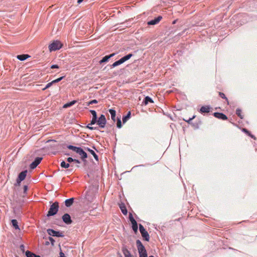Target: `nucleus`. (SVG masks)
Masks as SVG:
<instances>
[{"label":"nucleus","mask_w":257,"mask_h":257,"mask_svg":"<svg viewBox=\"0 0 257 257\" xmlns=\"http://www.w3.org/2000/svg\"><path fill=\"white\" fill-rule=\"evenodd\" d=\"M59 209V203L57 201L53 203L50 207L48 213L47 217L54 216L57 214Z\"/></svg>","instance_id":"nucleus-1"},{"label":"nucleus","mask_w":257,"mask_h":257,"mask_svg":"<svg viewBox=\"0 0 257 257\" xmlns=\"http://www.w3.org/2000/svg\"><path fill=\"white\" fill-rule=\"evenodd\" d=\"M62 44L58 40L54 41L49 46V49L50 52L55 51L59 50L62 47Z\"/></svg>","instance_id":"nucleus-2"},{"label":"nucleus","mask_w":257,"mask_h":257,"mask_svg":"<svg viewBox=\"0 0 257 257\" xmlns=\"http://www.w3.org/2000/svg\"><path fill=\"white\" fill-rule=\"evenodd\" d=\"M139 230L141 233L142 237L146 241H149L150 239V236L148 232L146 230L144 227L141 224H139Z\"/></svg>","instance_id":"nucleus-3"},{"label":"nucleus","mask_w":257,"mask_h":257,"mask_svg":"<svg viewBox=\"0 0 257 257\" xmlns=\"http://www.w3.org/2000/svg\"><path fill=\"white\" fill-rule=\"evenodd\" d=\"M47 231V233H48V234L51 236H56V237H63L64 236V234H63V232L55 231L52 229H48Z\"/></svg>","instance_id":"nucleus-4"},{"label":"nucleus","mask_w":257,"mask_h":257,"mask_svg":"<svg viewBox=\"0 0 257 257\" xmlns=\"http://www.w3.org/2000/svg\"><path fill=\"white\" fill-rule=\"evenodd\" d=\"M96 122L97 123V124L99 125L100 127L104 128L106 123V120L105 115L101 114L97 119Z\"/></svg>","instance_id":"nucleus-5"},{"label":"nucleus","mask_w":257,"mask_h":257,"mask_svg":"<svg viewBox=\"0 0 257 257\" xmlns=\"http://www.w3.org/2000/svg\"><path fill=\"white\" fill-rule=\"evenodd\" d=\"M136 244L139 254L142 253H145V252L147 251L145 246L143 245L142 242L140 240H137Z\"/></svg>","instance_id":"nucleus-6"},{"label":"nucleus","mask_w":257,"mask_h":257,"mask_svg":"<svg viewBox=\"0 0 257 257\" xmlns=\"http://www.w3.org/2000/svg\"><path fill=\"white\" fill-rule=\"evenodd\" d=\"M76 153L80 156L83 161H85V159L87 158V154L81 148L79 147Z\"/></svg>","instance_id":"nucleus-7"},{"label":"nucleus","mask_w":257,"mask_h":257,"mask_svg":"<svg viewBox=\"0 0 257 257\" xmlns=\"http://www.w3.org/2000/svg\"><path fill=\"white\" fill-rule=\"evenodd\" d=\"M27 170H25L21 172L18 175V177L17 179V182L18 183H20L21 181L24 180L27 176Z\"/></svg>","instance_id":"nucleus-8"},{"label":"nucleus","mask_w":257,"mask_h":257,"mask_svg":"<svg viewBox=\"0 0 257 257\" xmlns=\"http://www.w3.org/2000/svg\"><path fill=\"white\" fill-rule=\"evenodd\" d=\"M42 160L41 157H37L35 160L31 164L30 168L32 169H34L37 167V166L41 163Z\"/></svg>","instance_id":"nucleus-9"},{"label":"nucleus","mask_w":257,"mask_h":257,"mask_svg":"<svg viewBox=\"0 0 257 257\" xmlns=\"http://www.w3.org/2000/svg\"><path fill=\"white\" fill-rule=\"evenodd\" d=\"M62 220L66 224H70L72 222L71 217L68 213H65L63 215Z\"/></svg>","instance_id":"nucleus-10"},{"label":"nucleus","mask_w":257,"mask_h":257,"mask_svg":"<svg viewBox=\"0 0 257 257\" xmlns=\"http://www.w3.org/2000/svg\"><path fill=\"white\" fill-rule=\"evenodd\" d=\"M213 115L219 119L222 120H226L227 119V117L226 115L221 112H214Z\"/></svg>","instance_id":"nucleus-11"},{"label":"nucleus","mask_w":257,"mask_h":257,"mask_svg":"<svg viewBox=\"0 0 257 257\" xmlns=\"http://www.w3.org/2000/svg\"><path fill=\"white\" fill-rule=\"evenodd\" d=\"M90 112L92 115V118L91 120V124H94L96 123L97 121V113L94 110H90Z\"/></svg>","instance_id":"nucleus-12"},{"label":"nucleus","mask_w":257,"mask_h":257,"mask_svg":"<svg viewBox=\"0 0 257 257\" xmlns=\"http://www.w3.org/2000/svg\"><path fill=\"white\" fill-rule=\"evenodd\" d=\"M162 19L161 16H158L157 18H155L154 20L150 21L148 22V25H154L158 24Z\"/></svg>","instance_id":"nucleus-13"},{"label":"nucleus","mask_w":257,"mask_h":257,"mask_svg":"<svg viewBox=\"0 0 257 257\" xmlns=\"http://www.w3.org/2000/svg\"><path fill=\"white\" fill-rule=\"evenodd\" d=\"M115 55V53L111 54L109 55H106L102 58V59L99 61L100 64H102L104 62H107L110 58Z\"/></svg>","instance_id":"nucleus-14"},{"label":"nucleus","mask_w":257,"mask_h":257,"mask_svg":"<svg viewBox=\"0 0 257 257\" xmlns=\"http://www.w3.org/2000/svg\"><path fill=\"white\" fill-rule=\"evenodd\" d=\"M122 251L125 257H133L126 246L122 247Z\"/></svg>","instance_id":"nucleus-15"},{"label":"nucleus","mask_w":257,"mask_h":257,"mask_svg":"<svg viewBox=\"0 0 257 257\" xmlns=\"http://www.w3.org/2000/svg\"><path fill=\"white\" fill-rule=\"evenodd\" d=\"M84 149L86 151H88L94 157V158L96 161H98V157L93 150L90 149V148H89L88 147L84 148Z\"/></svg>","instance_id":"nucleus-16"},{"label":"nucleus","mask_w":257,"mask_h":257,"mask_svg":"<svg viewBox=\"0 0 257 257\" xmlns=\"http://www.w3.org/2000/svg\"><path fill=\"white\" fill-rule=\"evenodd\" d=\"M210 107L209 106H203L200 109V112L201 113H208L210 111Z\"/></svg>","instance_id":"nucleus-17"},{"label":"nucleus","mask_w":257,"mask_h":257,"mask_svg":"<svg viewBox=\"0 0 257 257\" xmlns=\"http://www.w3.org/2000/svg\"><path fill=\"white\" fill-rule=\"evenodd\" d=\"M149 103H154V101L150 97L147 96L145 97L144 99L143 100V103L146 105Z\"/></svg>","instance_id":"nucleus-18"},{"label":"nucleus","mask_w":257,"mask_h":257,"mask_svg":"<svg viewBox=\"0 0 257 257\" xmlns=\"http://www.w3.org/2000/svg\"><path fill=\"white\" fill-rule=\"evenodd\" d=\"M74 202V198H71L67 199L65 201V205L66 207H69L71 206Z\"/></svg>","instance_id":"nucleus-19"},{"label":"nucleus","mask_w":257,"mask_h":257,"mask_svg":"<svg viewBox=\"0 0 257 257\" xmlns=\"http://www.w3.org/2000/svg\"><path fill=\"white\" fill-rule=\"evenodd\" d=\"M30 57L28 54H22L17 55V58L20 61H24Z\"/></svg>","instance_id":"nucleus-20"},{"label":"nucleus","mask_w":257,"mask_h":257,"mask_svg":"<svg viewBox=\"0 0 257 257\" xmlns=\"http://www.w3.org/2000/svg\"><path fill=\"white\" fill-rule=\"evenodd\" d=\"M119 208H120L122 213L124 215H126L127 213V210L126 208L125 204L124 203H121L120 204H119Z\"/></svg>","instance_id":"nucleus-21"},{"label":"nucleus","mask_w":257,"mask_h":257,"mask_svg":"<svg viewBox=\"0 0 257 257\" xmlns=\"http://www.w3.org/2000/svg\"><path fill=\"white\" fill-rule=\"evenodd\" d=\"M109 112L111 115V118L113 120V121H115V116H116V111L113 109H109Z\"/></svg>","instance_id":"nucleus-22"},{"label":"nucleus","mask_w":257,"mask_h":257,"mask_svg":"<svg viewBox=\"0 0 257 257\" xmlns=\"http://www.w3.org/2000/svg\"><path fill=\"white\" fill-rule=\"evenodd\" d=\"M132 225V229L135 233L138 232V226L136 221L131 222Z\"/></svg>","instance_id":"nucleus-23"},{"label":"nucleus","mask_w":257,"mask_h":257,"mask_svg":"<svg viewBox=\"0 0 257 257\" xmlns=\"http://www.w3.org/2000/svg\"><path fill=\"white\" fill-rule=\"evenodd\" d=\"M122 63H123L122 61H121V59H120L119 60L114 62L112 65H111L110 68H113L116 67Z\"/></svg>","instance_id":"nucleus-24"},{"label":"nucleus","mask_w":257,"mask_h":257,"mask_svg":"<svg viewBox=\"0 0 257 257\" xmlns=\"http://www.w3.org/2000/svg\"><path fill=\"white\" fill-rule=\"evenodd\" d=\"M133 56L132 54H128L121 58L123 63L130 59Z\"/></svg>","instance_id":"nucleus-25"},{"label":"nucleus","mask_w":257,"mask_h":257,"mask_svg":"<svg viewBox=\"0 0 257 257\" xmlns=\"http://www.w3.org/2000/svg\"><path fill=\"white\" fill-rule=\"evenodd\" d=\"M26 255L27 256V257H40L39 255H37L36 254L29 250H27L26 252Z\"/></svg>","instance_id":"nucleus-26"},{"label":"nucleus","mask_w":257,"mask_h":257,"mask_svg":"<svg viewBox=\"0 0 257 257\" xmlns=\"http://www.w3.org/2000/svg\"><path fill=\"white\" fill-rule=\"evenodd\" d=\"M131 111H128L127 114L122 117V121L123 123H125L130 117H131Z\"/></svg>","instance_id":"nucleus-27"},{"label":"nucleus","mask_w":257,"mask_h":257,"mask_svg":"<svg viewBox=\"0 0 257 257\" xmlns=\"http://www.w3.org/2000/svg\"><path fill=\"white\" fill-rule=\"evenodd\" d=\"M12 223L14 227L16 229H19V227L18 224V221L16 219H12Z\"/></svg>","instance_id":"nucleus-28"},{"label":"nucleus","mask_w":257,"mask_h":257,"mask_svg":"<svg viewBox=\"0 0 257 257\" xmlns=\"http://www.w3.org/2000/svg\"><path fill=\"white\" fill-rule=\"evenodd\" d=\"M67 148L69 150H71L74 152H75L76 153H77V152L78 151L79 147H75V146H72V145H68L67 146Z\"/></svg>","instance_id":"nucleus-29"},{"label":"nucleus","mask_w":257,"mask_h":257,"mask_svg":"<svg viewBox=\"0 0 257 257\" xmlns=\"http://www.w3.org/2000/svg\"><path fill=\"white\" fill-rule=\"evenodd\" d=\"M60 166L63 168H68L70 167V164L67 163L65 161H63L60 164Z\"/></svg>","instance_id":"nucleus-30"},{"label":"nucleus","mask_w":257,"mask_h":257,"mask_svg":"<svg viewBox=\"0 0 257 257\" xmlns=\"http://www.w3.org/2000/svg\"><path fill=\"white\" fill-rule=\"evenodd\" d=\"M76 102V100H73V101H71L70 102H68V103L65 104L64 105V107H68L71 106L73 105H74Z\"/></svg>","instance_id":"nucleus-31"},{"label":"nucleus","mask_w":257,"mask_h":257,"mask_svg":"<svg viewBox=\"0 0 257 257\" xmlns=\"http://www.w3.org/2000/svg\"><path fill=\"white\" fill-rule=\"evenodd\" d=\"M236 113L241 119L243 118V116L241 115V110L240 109L237 108L236 110Z\"/></svg>","instance_id":"nucleus-32"},{"label":"nucleus","mask_w":257,"mask_h":257,"mask_svg":"<svg viewBox=\"0 0 257 257\" xmlns=\"http://www.w3.org/2000/svg\"><path fill=\"white\" fill-rule=\"evenodd\" d=\"M219 95L222 98L225 99L226 100L227 102V104H229L228 100L227 97L225 96V94L223 93L219 92Z\"/></svg>","instance_id":"nucleus-33"},{"label":"nucleus","mask_w":257,"mask_h":257,"mask_svg":"<svg viewBox=\"0 0 257 257\" xmlns=\"http://www.w3.org/2000/svg\"><path fill=\"white\" fill-rule=\"evenodd\" d=\"M116 125L118 128H121L122 126L121 121L120 118H117Z\"/></svg>","instance_id":"nucleus-34"},{"label":"nucleus","mask_w":257,"mask_h":257,"mask_svg":"<svg viewBox=\"0 0 257 257\" xmlns=\"http://www.w3.org/2000/svg\"><path fill=\"white\" fill-rule=\"evenodd\" d=\"M97 102H98V101L97 100L93 99V100H92L89 101L88 102H87V105L89 106L91 104L97 103Z\"/></svg>","instance_id":"nucleus-35"},{"label":"nucleus","mask_w":257,"mask_h":257,"mask_svg":"<svg viewBox=\"0 0 257 257\" xmlns=\"http://www.w3.org/2000/svg\"><path fill=\"white\" fill-rule=\"evenodd\" d=\"M64 77V76H62L61 77H59V78L52 81V82L53 84L58 83V82H60L61 80H62Z\"/></svg>","instance_id":"nucleus-36"},{"label":"nucleus","mask_w":257,"mask_h":257,"mask_svg":"<svg viewBox=\"0 0 257 257\" xmlns=\"http://www.w3.org/2000/svg\"><path fill=\"white\" fill-rule=\"evenodd\" d=\"M53 84V83H52V82L51 81V82L50 83H48L46 85V86L42 89L43 90H45L46 89L49 88L50 87H51L52 85Z\"/></svg>","instance_id":"nucleus-37"},{"label":"nucleus","mask_w":257,"mask_h":257,"mask_svg":"<svg viewBox=\"0 0 257 257\" xmlns=\"http://www.w3.org/2000/svg\"><path fill=\"white\" fill-rule=\"evenodd\" d=\"M129 219L131 222L135 221L136 220L134 219L133 214L131 213H129Z\"/></svg>","instance_id":"nucleus-38"},{"label":"nucleus","mask_w":257,"mask_h":257,"mask_svg":"<svg viewBox=\"0 0 257 257\" xmlns=\"http://www.w3.org/2000/svg\"><path fill=\"white\" fill-rule=\"evenodd\" d=\"M91 124V123L88 124L87 126H86V127L90 130H96V127H93V126H90Z\"/></svg>","instance_id":"nucleus-39"},{"label":"nucleus","mask_w":257,"mask_h":257,"mask_svg":"<svg viewBox=\"0 0 257 257\" xmlns=\"http://www.w3.org/2000/svg\"><path fill=\"white\" fill-rule=\"evenodd\" d=\"M67 161L68 162V163H70L71 162H74V161H75V159H73L71 157H69L67 159Z\"/></svg>","instance_id":"nucleus-40"},{"label":"nucleus","mask_w":257,"mask_h":257,"mask_svg":"<svg viewBox=\"0 0 257 257\" xmlns=\"http://www.w3.org/2000/svg\"><path fill=\"white\" fill-rule=\"evenodd\" d=\"M49 240L51 241V244L53 245L55 241V240L52 237H49Z\"/></svg>","instance_id":"nucleus-41"},{"label":"nucleus","mask_w":257,"mask_h":257,"mask_svg":"<svg viewBox=\"0 0 257 257\" xmlns=\"http://www.w3.org/2000/svg\"><path fill=\"white\" fill-rule=\"evenodd\" d=\"M139 255H140V257H147L148 256L147 251L145 252V253H142L139 254Z\"/></svg>","instance_id":"nucleus-42"},{"label":"nucleus","mask_w":257,"mask_h":257,"mask_svg":"<svg viewBox=\"0 0 257 257\" xmlns=\"http://www.w3.org/2000/svg\"><path fill=\"white\" fill-rule=\"evenodd\" d=\"M59 68V66L58 65H56V64L52 65L51 66V68H52V69Z\"/></svg>","instance_id":"nucleus-43"},{"label":"nucleus","mask_w":257,"mask_h":257,"mask_svg":"<svg viewBox=\"0 0 257 257\" xmlns=\"http://www.w3.org/2000/svg\"><path fill=\"white\" fill-rule=\"evenodd\" d=\"M28 186L27 185H25L24 186V193H26V192H27V191L28 190Z\"/></svg>","instance_id":"nucleus-44"},{"label":"nucleus","mask_w":257,"mask_h":257,"mask_svg":"<svg viewBox=\"0 0 257 257\" xmlns=\"http://www.w3.org/2000/svg\"><path fill=\"white\" fill-rule=\"evenodd\" d=\"M195 116H193L191 118H190L188 120H185L186 121H187L188 123H190V122L195 118Z\"/></svg>","instance_id":"nucleus-45"},{"label":"nucleus","mask_w":257,"mask_h":257,"mask_svg":"<svg viewBox=\"0 0 257 257\" xmlns=\"http://www.w3.org/2000/svg\"><path fill=\"white\" fill-rule=\"evenodd\" d=\"M59 257H66V256H65L64 253L63 252H62V251H61L60 252Z\"/></svg>","instance_id":"nucleus-46"},{"label":"nucleus","mask_w":257,"mask_h":257,"mask_svg":"<svg viewBox=\"0 0 257 257\" xmlns=\"http://www.w3.org/2000/svg\"><path fill=\"white\" fill-rule=\"evenodd\" d=\"M243 131H244V132H245V133H246V134H249V132L248 131H247V130L246 129H245V128H244V129H243Z\"/></svg>","instance_id":"nucleus-47"},{"label":"nucleus","mask_w":257,"mask_h":257,"mask_svg":"<svg viewBox=\"0 0 257 257\" xmlns=\"http://www.w3.org/2000/svg\"><path fill=\"white\" fill-rule=\"evenodd\" d=\"M74 162H76V163H77L78 164H80V161L78 160H77V159H75V161H74Z\"/></svg>","instance_id":"nucleus-48"},{"label":"nucleus","mask_w":257,"mask_h":257,"mask_svg":"<svg viewBox=\"0 0 257 257\" xmlns=\"http://www.w3.org/2000/svg\"><path fill=\"white\" fill-rule=\"evenodd\" d=\"M24 247H25V246H24V245H23V244L21 245L20 248H21V249H23L24 248Z\"/></svg>","instance_id":"nucleus-49"},{"label":"nucleus","mask_w":257,"mask_h":257,"mask_svg":"<svg viewBox=\"0 0 257 257\" xmlns=\"http://www.w3.org/2000/svg\"><path fill=\"white\" fill-rule=\"evenodd\" d=\"M83 0H77V3L78 4H80L81 3H82L83 2Z\"/></svg>","instance_id":"nucleus-50"},{"label":"nucleus","mask_w":257,"mask_h":257,"mask_svg":"<svg viewBox=\"0 0 257 257\" xmlns=\"http://www.w3.org/2000/svg\"><path fill=\"white\" fill-rule=\"evenodd\" d=\"M248 135L249 136H250L252 138H254V136H253V135H251L250 133H249V134H248Z\"/></svg>","instance_id":"nucleus-51"},{"label":"nucleus","mask_w":257,"mask_h":257,"mask_svg":"<svg viewBox=\"0 0 257 257\" xmlns=\"http://www.w3.org/2000/svg\"><path fill=\"white\" fill-rule=\"evenodd\" d=\"M176 20H174L173 22V24H174L176 23Z\"/></svg>","instance_id":"nucleus-52"},{"label":"nucleus","mask_w":257,"mask_h":257,"mask_svg":"<svg viewBox=\"0 0 257 257\" xmlns=\"http://www.w3.org/2000/svg\"><path fill=\"white\" fill-rule=\"evenodd\" d=\"M149 257H154L153 255H150Z\"/></svg>","instance_id":"nucleus-53"}]
</instances>
